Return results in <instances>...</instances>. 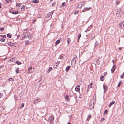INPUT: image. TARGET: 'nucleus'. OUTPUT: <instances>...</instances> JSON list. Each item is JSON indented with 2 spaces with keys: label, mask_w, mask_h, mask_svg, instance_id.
I'll use <instances>...</instances> for the list:
<instances>
[{
  "label": "nucleus",
  "mask_w": 124,
  "mask_h": 124,
  "mask_svg": "<svg viewBox=\"0 0 124 124\" xmlns=\"http://www.w3.org/2000/svg\"><path fill=\"white\" fill-rule=\"evenodd\" d=\"M123 14V12L120 9L118 10L116 13V15L118 17H120Z\"/></svg>",
  "instance_id": "1"
},
{
  "label": "nucleus",
  "mask_w": 124,
  "mask_h": 124,
  "mask_svg": "<svg viewBox=\"0 0 124 124\" xmlns=\"http://www.w3.org/2000/svg\"><path fill=\"white\" fill-rule=\"evenodd\" d=\"M41 101V99L39 97H37L34 99L33 101V103L34 104H35L38 103V102H40Z\"/></svg>",
  "instance_id": "2"
},
{
  "label": "nucleus",
  "mask_w": 124,
  "mask_h": 124,
  "mask_svg": "<svg viewBox=\"0 0 124 124\" xmlns=\"http://www.w3.org/2000/svg\"><path fill=\"white\" fill-rule=\"evenodd\" d=\"M29 34V32L28 31L26 32L25 33H24L23 34V39H24L27 38Z\"/></svg>",
  "instance_id": "3"
},
{
  "label": "nucleus",
  "mask_w": 124,
  "mask_h": 124,
  "mask_svg": "<svg viewBox=\"0 0 124 124\" xmlns=\"http://www.w3.org/2000/svg\"><path fill=\"white\" fill-rule=\"evenodd\" d=\"M54 117L52 116L49 117V121L50 122V124H53V120Z\"/></svg>",
  "instance_id": "4"
},
{
  "label": "nucleus",
  "mask_w": 124,
  "mask_h": 124,
  "mask_svg": "<svg viewBox=\"0 0 124 124\" xmlns=\"http://www.w3.org/2000/svg\"><path fill=\"white\" fill-rule=\"evenodd\" d=\"M91 8H84V9L82 10V12H85V11H88Z\"/></svg>",
  "instance_id": "5"
},
{
  "label": "nucleus",
  "mask_w": 124,
  "mask_h": 124,
  "mask_svg": "<svg viewBox=\"0 0 124 124\" xmlns=\"http://www.w3.org/2000/svg\"><path fill=\"white\" fill-rule=\"evenodd\" d=\"M32 69V67L31 66L28 69V73L30 74L32 72L31 70Z\"/></svg>",
  "instance_id": "6"
},
{
  "label": "nucleus",
  "mask_w": 124,
  "mask_h": 124,
  "mask_svg": "<svg viewBox=\"0 0 124 124\" xmlns=\"http://www.w3.org/2000/svg\"><path fill=\"white\" fill-rule=\"evenodd\" d=\"M80 89V86H77L75 88V90L77 92L79 91Z\"/></svg>",
  "instance_id": "7"
},
{
  "label": "nucleus",
  "mask_w": 124,
  "mask_h": 124,
  "mask_svg": "<svg viewBox=\"0 0 124 124\" xmlns=\"http://www.w3.org/2000/svg\"><path fill=\"white\" fill-rule=\"evenodd\" d=\"M115 69V67L114 66H113L112 68L111 69V71L112 73H113L114 72Z\"/></svg>",
  "instance_id": "8"
},
{
  "label": "nucleus",
  "mask_w": 124,
  "mask_h": 124,
  "mask_svg": "<svg viewBox=\"0 0 124 124\" xmlns=\"http://www.w3.org/2000/svg\"><path fill=\"white\" fill-rule=\"evenodd\" d=\"M93 84V83H91L89 85H88V88L90 89L92 88V86Z\"/></svg>",
  "instance_id": "9"
},
{
  "label": "nucleus",
  "mask_w": 124,
  "mask_h": 124,
  "mask_svg": "<svg viewBox=\"0 0 124 124\" xmlns=\"http://www.w3.org/2000/svg\"><path fill=\"white\" fill-rule=\"evenodd\" d=\"M115 103V102L114 101H112L109 105V107H110L111 106L114 104Z\"/></svg>",
  "instance_id": "10"
},
{
  "label": "nucleus",
  "mask_w": 124,
  "mask_h": 124,
  "mask_svg": "<svg viewBox=\"0 0 124 124\" xmlns=\"http://www.w3.org/2000/svg\"><path fill=\"white\" fill-rule=\"evenodd\" d=\"M70 66H67L66 69V71H68L70 68Z\"/></svg>",
  "instance_id": "11"
},
{
  "label": "nucleus",
  "mask_w": 124,
  "mask_h": 124,
  "mask_svg": "<svg viewBox=\"0 0 124 124\" xmlns=\"http://www.w3.org/2000/svg\"><path fill=\"white\" fill-rule=\"evenodd\" d=\"M104 79V77L102 76H100V79L101 81H103Z\"/></svg>",
  "instance_id": "12"
},
{
  "label": "nucleus",
  "mask_w": 124,
  "mask_h": 124,
  "mask_svg": "<svg viewBox=\"0 0 124 124\" xmlns=\"http://www.w3.org/2000/svg\"><path fill=\"white\" fill-rule=\"evenodd\" d=\"M103 88L104 90V93L105 91L107 90V87L106 86L104 85L103 86Z\"/></svg>",
  "instance_id": "13"
},
{
  "label": "nucleus",
  "mask_w": 124,
  "mask_h": 124,
  "mask_svg": "<svg viewBox=\"0 0 124 124\" xmlns=\"http://www.w3.org/2000/svg\"><path fill=\"white\" fill-rule=\"evenodd\" d=\"M71 41V39L70 38H68L67 39V42L68 44Z\"/></svg>",
  "instance_id": "14"
},
{
  "label": "nucleus",
  "mask_w": 124,
  "mask_h": 124,
  "mask_svg": "<svg viewBox=\"0 0 124 124\" xmlns=\"http://www.w3.org/2000/svg\"><path fill=\"white\" fill-rule=\"evenodd\" d=\"M32 2L34 3H37L39 2V1L38 0H33Z\"/></svg>",
  "instance_id": "15"
},
{
  "label": "nucleus",
  "mask_w": 124,
  "mask_h": 124,
  "mask_svg": "<svg viewBox=\"0 0 124 124\" xmlns=\"http://www.w3.org/2000/svg\"><path fill=\"white\" fill-rule=\"evenodd\" d=\"M60 42V41L59 40H57L55 43V44L56 45H57Z\"/></svg>",
  "instance_id": "16"
},
{
  "label": "nucleus",
  "mask_w": 124,
  "mask_h": 124,
  "mask_svg": "<svg viewBox=\"0 0 124 124\" xmlns=\"http://www.w3.org/2000/svg\"><path fill=\"white\" fill-rule=\"evenodd\" d=\"M52 69V67H50L49 68V69L47 71V72L48 73H49L50 71Z\"/></svg>",
  "instance_id": "17"
},
{
  "label": "nucleus",
  "mask_w": 124,
  "mask_h": 124,
  "mask_svg": "<svg viewBox=\"0 0 124 124\" xmlns=\"http://www.w3.org/2000/svg\"><path fill=\"white\" fill-rule=\"evenodd\" d=\"M28 36L29 39H31L32 38V35L31 34H29V35H28Z\"/></svg>",
  "instance_id": "18"
},
{
  "label": "nucleus",
  "mask_w": 124,
  "mask_h": 124,
  "mask_svg": "<svg viewBox=\"0 0 124 124\" xmlns=\"http://www.w3.org/2000/svg\"><path fill=\"white\" fill-rule=\"evenodd\" d=\"M16 62L18 65H20L21 64V62L18 61H16Z\"/></svg>",
  "instance_id": "19"
},
{
  "label": "nucleus",
  "mask_w": 124,
  "mask_h": 124,
  "mask_svg": "<svg viewBox=\"0 0 124 124\" xmlns=\"http://www.w3.org/2000/svg\"><path fill=\"white\" fill-rule=\"evenodd\" d=\"M91 117V116L90 115H89L88 117V118L87 119V120L88 121L90 119Z\"/></svg>",
  "instance_id": "20"
},
{
  "label": "nucleus",
  "mask_w": 124,
  "mask_h": 124,
  "mask_svg": "<svg viewBox=\"0 0 124 124\" xmlns=\"http://www.w3.org/2000/svg\"><path fill=\"white\" fill-rule=\"evenodd\" d=\"M8 80L9 81H12L14 80V79L12 78H10L8 79Z\"/></svg>",
  "instance_id": "21"
},
{
  "label": "nucleus",
  "mask_w": 124,
  "mask_h": 124,
  "mask_svg": "<svg viewBox=\"0 0 124 124\" xmlns=\"http://www.w3.org/2000/svg\"><path fill=\"white\" fill-rule=\"evenodd\" d=\"M21 6V5L20 3L17 4L16 5V7L18 8L20 7Z\"/></svg>",
  "instance_id": "22"
},
{
  "label": "nucleus",
  "mask_w": 124,
  "mask_h": 124,
  "mask_svg": "<svg viewBox=\"0 0 124 124\" xmlns=\"http://www.w3.org/2000/svg\"><path fill=\"white\" fill-rule=\"evenodd\" d=\"M30 43V41L28 40L25 42V44L28 45Z\"/></svg>",
  "instance_id": "23"
},
{
  "label": "nucleus",
  "mask_w": 124,
  "mask_h": 124,
  "mask_svg": "<svg viewBox=\"0 0 124 124\" xmlns=\"http://www.w3.org/2000/svg\"><path fill=\"white\" fill-rule=\"evenodd\" d=\"M116 3L117 5H118L120 3V1L117 0L116 1Z\"/></svg>",
  "instance_id": "24"
},
{
  "label": "nucleus",
  "mask_w": 124,
  "mask_h": 124,
  "mask_svg": "<svg viewBox=\"0 0 124 124\" xmlns=\"http://www.w3.org/2000/svg\"><path fill=\"white\" fill-rule=\"evenodd\" d=\"M7 36L8 38H11V35L10 34H8L7 35Z\"/></svg>",
  "instance_id": "25"
},
{
  "label": "nucleus",
  "mask_w": 124,
  "mask_h": 124,
  "mask_svg": "<svg viewBox=\"0 0 124 124\" xmlns=\"http://www.w3.org/2000/svg\"><path fill=\"white\" fill-rule=\"evenodd\" d=\"M10 61L12 62H13L15 61V59L14 58H12L10 60Z\"/></svg>",
  "instance_id": "26"
},
{
  "label": "nucleus",
  "mask_w": 124,
  "mask_h": 124,
  "mask_svg": "<svg viewBox=\"0 0 124 124\" xmlns=\"http://www.w3.org/2000/svg\"><path fill=\"white\" fill-rule=\"evenodd\" d=\"M19 68H18L16 70V72L17 73H19Z\"/></svg>",
  "instance_id": "27"
},
{
  "label": "nucleus",
  "mask_w": 124,
  "mask_h": 124,
  "mask_svg": "<svg viewBox=\"0 0 124 124\" xmlns=\"http://www.w3.org/2000/svg\"><path fill=\"white\" fill-rule=\"evenodd\" d=\"M25 8V6L24 5H23L21 6V10H22Z\"/></svg>",
  "instance_id": "28"
},
{
  "label": "nucleus",
  "mask_w": 124,
  "mask_h": 124,
  "mask_svg": "<svg viewBox=\"0 0 124 124\" xmlns=\"http://www.w3.org/2000/svg\"><path fill=\"white\" fill-rule=\"evenodd\" d=\"M4 30V29L3 27L1 28L0 29V30L1 31H3Z\"/></svg>",
  "instance_id": "29"
},
{
  "label": "nucleus",
  "mask_w": 124,
  "mask_h": 124,
  "mask_svg": "<svg viewBox=\"0 0 124 124\" xmlns=\"http://www.w3.org/2000/svg\"><path fill=\"white\" fill-rule=\"evenodd\" d=\"M8 44L11 46H12L13 45V43L11 42H9L8 43Z\"/></svg>",
  "instance_id": "30"
},
{
  "label": "nucleus",
  "mask_w": 124,
  "mask_h": 124,
  "mask_svg": "<svg viewBox=\"0 0 124 124\" xmlns=\"http://www.w3.org/2000/svg\"><path fill=\"white\" fill-rule=\"evenodd\" d=\"M13 13L14 14H16L18 13V12L17 11H16L15 12L14 11L13 12Z\"/></svg>",
  "instance_id": "31"
},
{
  "label": "nucleus",
  "mask_w": 124,
  "mask_h": 124,
  "mask_svg": "<svg viewBox=\"0 0 124 124\" xmlns=\"http://www.w3.org/2000/svg\"><path fill=\"white\" fill-rule=\"evenodd\" d=\"M65 99L66 100H68L69 99L68 96L67 95L66 96H65Z\"/></svg>",
  "instance_id": "32"
},
{
  "label": "nucleus",
  "mask_w": 124,
  "mask_h": 124,
  "mask_svg": "<svg viewBox=\"0 0 124 124\" xmlns=\"http://www.w3.org/2000/svg\"><path fill=\"white\" fill-rule=\"evenodd\" d=\"M122 84V83L121 82V81H120V83L118 84V87H119Z\"/></svg>",
  "instance_id": "33"
},
{
  "label": "nucleus",
  "mask_w": 124,
  "mask_h": 124,
  "mask_svg": "<svg viewBox=\"0 0 124 124\" xmlns=\"http://www.w3.org/2000/svg\"><path fill=\"white\" fill-rule=\"evenodd\" d=\"M24 106V104L23 103H22L21 105V108H20V109L21 108H22Z\"/></svg>",
  "instance_id": "34"
},
{
  "label": "nucleus",
  "mask_w": 124,
  "mask_h": 124,
  "mask_svg": "<svg viewBox=\"0 0 124 124\" xmlns=\"http://www.w3.org/2000/svg\"><path fill=\"white\" fill-rule=\"evenodd\" d=\"M78 11H76L75 12H74V14L75 15H76V14H77L78 13Z\"/></svg>",
  "instance_id": "35"
},
{
  "label": "nucleus",
  "mask_w": 124,
  "mask_h": 124,
  "mask_svg": "<svg viewBox=\"0 0 124 124\" xmlns=\"http://www.w3.org/2000/svg\"><path fill=\"white\" fill-rule=\"evenodd\" d=\"M90 107L91 108H93V107L94 105L93 104H91V105H90Z\"/></svg>",
  "instance_id": "36"
},
{
  "label": "nucleus",
  "mask_w": 124,
  "mask_h": 124,
  "mask_svg": "<svg viewBox=\"0 0 124 124\" xmlns=\"http://www.w3.org/2000/svg\"><path fill=\"white\" fill-rule=\"evenodd\" d=\"M5 0L7 3H8L10 1V0Z\"/></svg>",
  "instance_id": "37"
},
{
  "label": "nucleus",
  "mask_w": 124,
  "mask_h": 124,
  "mask_svg": "<svg viewBox=\"0 0 124 124\" xmlns=\"http://www.w3.org/2000/svg\"><path fill=\"white\" fill-rule=\"evenodd\" d=\"M81 37V35L80 34H79L78 35V41L79 39V38H80Z\"/></svg>",
  "instance_id": "38"
},
{
  "label": "nucleus",
  "mask_w": 124,
  "mask_h": 124,
  "mask_svg": "<svg viewBox=\"0 0 124 124\" xmlns=\"http://www.w3.org/2000/svg\"><path fill=\"white\" fill-rule=\"evenodd\" d=\"M66 5V3L65 2H64L62 3V6H64Z\"/></svg>",
  "instance_id": "39"
},
{
  "label": "nucleus",
  "mask_w": 124,
  "mask_h": 124,
  "mask_svg": "<svg viewBox=\"0 0 124 124\" xmlns=\"http://www.w3.org/2000/svg\"><path fill=\"white\" fill-rule=\"evenodd\" d=\"M0 41H1L4 42L5 41V39H0Z\"/></svg>",
  "instance_id": "40"
},
{
  "label": "nucleus",
  "mask_w": 124,
  "mask_h": 124,
  "mask_svg": "<svg viewBox=\"0 0 124 124\" xmlns=\"http://www.w3.org/2000/svg\"><path fill=\"white\" fill-rule=\"evenodd\" d=\"M105 119L104 118H102L100 120V121L101 122L103 120H104Z\"/></svg>",
  "instance_id": "41"
},
{
  "label": "nucleus",
  "mask_w": 124,
  "mask_h": 124,
  "mask_svg": "<svg viewBox=\"0 0 124 124\" xmlns=\"http://www.w3.org/2000/svg\"><path fill=\"white\" fill-rule=\"evenodd\" d=\"M107 112H108V111H107V110H105L104 111V114H105V113H106V114H107Z\"/></svg>",
  "instance_id": "42"
},
{
  "label": "nucleus",
  "mask_w": 124,
  "mask_h": 124,
  "mask_svg": "<svg viewBox=\"0 0 124 124\" xmlns=\"http://www.w3.org/2000/svg\"><path fill=\"white\" fill-rule=\"evenodd\" d=\"M79 4H78V5L77 6V8H80L81 7V6H79Z\"/></svg>",
  "instance_id": "43"
},
{
  "label": "nucleus",
  "mask_w": 124,
  "mask_h": 124,
  "mask_svg": "<svg viewBox=\"0 0 124 124\" xmlns=\"http://www.w3.org/2000/svg\"><path fill=\"white\" fill-rule=\"evenodd\" d=\"M3 96V94L2 93H0V98H1Z\"/></svg>",
  "instance_id": "44"
},
{
  "label": "nucleus",
  "mask_w": 124,
  "mask_h": 124,
  "mask_svg": "<svg viewBox=\"0 0 124 124\" xmlns=\"http://www.w3.org/2000/svg\"><path fill=\"white\" fill-rule=\"evenodd\" d=\"M107 74V73L106 72H104V75L105 76Z\"/></svg>",
  "instance_id": "45"
},
{
  "label": "nucleus",
  "mask_w": 124,
  "mask_h": 124,
  "mask_svg": "<svg viewBox=\"0 0 124 124\" xmlns=\"http://www.w3.org/2000/svg\"><path fill=\"white\" fill-rule=\"evenodd\" d=\"M2 108L1 107L0 108V110L1 111H2L3 110H4V108H3L2 109Z\"/></svg>",
  "instance_id": "46"
},
{
  "label": "nucleus",
  "mask_w": 124,
  "mask_h": 124,
  "mask_svg": "<svg viewBox=\"0 0 124 124\" xmlns=\"http://www.w3.org/2000/svg\"><path fill=\"white\" fill-rule=\"evenodd\" d=\"M60 58L61 59H63V56H61Z\"/></svg>",
  "instance_id": "47"
},
{
  "label": "nucleus",
  "mask_w": 124,
  "mask_h": 124,
  "mask_svg": "<svg viewBox=\"0 0 124 124\" xmlns=\"http://www.w3.org/2000/svg\"><path fill=\"white\" fill-rule=\"evenodd\" d=\"M82 4H81V7L84 4V2H82Z\"/></svg>",
  "instance_id": "48"
},
{
  "label": "nucleus",
  "mask_w": 124,
  "mask_h": 124,
  "mask_svg": "<svg viewBox=\"0 0 124 124\" xmlns=\"http://www.w3.org/2000/svg\"><path fill=\"white\" fill-rule=\"evenodd\" d=\"M60 62L59 61L56 63V64H57L58 65L59 64Z\"/></svg>",
  "instance_id": "49"
},
{
  "label": "nucleus",
  "mask_w": 124,
  "mask_h": 124,
  "mask_svg": "<svg viewBox=\"0 0 124 124\" xmlns=\"http://www.w3.org/2000/svg\"><path fill=\"white\" fill-rule=\"evenodd\" d=\"M122 47H119V50H122Z\"/></svg>",
  "instance_id": "50"
},
{
  "label": "nucleus",
  "mask_w": 124,
  "mask_h": 124,
  "mask_svg": "<svg viewBox=\"0 0 124 124\" xmlns=\"http://www.w3.org/2000/svg\"><path fill=\"white\" fill-rule=\"evenodd\" d=\"M55 3H53L52 4V6H54V4H55Z\"/></svg>",
  "instance_id": "51"
},
{
  "label": "nucleus",
  "mask_w": 124,
  "mask_h": 124,
  "mask_svg": "<svg viewBox=\"0 0 124 124\" xmlns=\"http://www.w3.org/2000/svg\"><path fill=\"white\" fill-rule=\"evenodd\" d=\"M121 78H123V76L122 75V76H121Z\"/></svg>",
  "instance_id": "52"
},
{
  "label": "nucleus",
  "mask_w": 124,
  "mask_h": 124,
  "mask_svg": "<svg viewBox=\"0 0 124 124\" xmlns=\"http://www.w3.org/2000/svg\"><path fill=\"white\" fill-rule=\"evenodd\" d=\"M35 21H36V20L35 19H34L33 20V22H34Z\"/></svg>",
  "instance_id": "53"
},
{
  "label": "nucleus",
  "mask_w": 124,
  "mask_h": 124,
  "mask_svg": "<svg viewBox=\"0 0 124 124\" xmlns=\"http://www.w3.org/2000/svg\"><path fill=\"white\" fill-rule=\"evenodd\" d=\"M1 4L0 3V8H1Z\"/></svg>",
  "instance_id": "54"
},
{
  "label": "nucleus",
  "mask_w": 124,
  "mask_h": 124,
  "mask_svg": "<svg viewBox=\"0 0 124 124\" xmlns=\"http://www.w3.org/2000/svg\"><path fill=\"white\" fill-rule=\"evenodd\" d=\"M122 75L123 76H124V73H123Z\"/></svg>",
  "instance_id": "55"
},
{
  "label": "nucleus",
  "mask_w": 124,
  "mask_h": 124,
  "mask_svg": "<svg viewBox=\"0 0 124 124\" xmlns=\"http://www.w3.org/2000/svg\"><path fill=\"white\" fill-rule=\"evenodd\" d=\"M67 124H71L70 123L68 122Z\"/></svg>",
  "instance_id": "56"
},
{
  "label": "nucleus",
  "mask_w": 124,
  "mask_h": 124,
  "mask_svg": "<svg viewBox=\"0 0 124 124\" xmlns=\"http://www.w3.org/2000/svg\"><path fill=\"white\" fill-rule=\"evenodd\" d=\"M58 64L57 65H56V67H57V66H58Z\"/></svg>",
  "instance_id": "57"
},
{
  "label": "nucleus",
  "mask_w": 124,
  "mask_h": 124,
  "mask_svg": "<svg viewBox=\"0 0 124 124\" xmlns=\"http://www.w3.org/2000/svg\"><path fill=\"white\" fill-rule=\"evenodd\" d=\"M112 61H113V62L114 63V61H113V60Z\"/></svg>",
  "instance_id": "58"
},
{
  "label": "nucleus",
  "mask_w": 124,
  "mask_h": 124,
  "mask_svg": "<svg viewBox=\"0 0 124 124\" xmlns=\"http://www.w3.org/2000/svg\"><path fill=\"white\" fill-rule=\"evenodd\" d=\"M123 27H124V24L123 25Z\"/></svg>",
  "instance_id": "59"
},
{
  "label": "nucleus",
  "mask_w": 124,
  "mask_h": 124,
  "mask_svg": "<svg viewBox=\"0 0 124 124\" xmlns=\"http://www.w3.org/2000/svg\"><path fill=\"white\" fill-rule=\"evenodd\" d=\"M55 68H56V67H55Z\"/></svg>",
  "instance_id": "60"
},
{
  "label": "nucleus",
  "mask_w": 124,
  "mask_h": 124,
  "mask_svg": "<svg viewBox=\"0 0 124 124\" xmlns=\"http://www.w3.org/2000/svg\"><path fill=\"white\" fill-rule=\"evenodd\" d=\"M4 37H6V36L5 35V36H4Z\"/></svg>",
  "instance_id": "61"
},
{
  "label": "nucleus",
  "mask_w": 124,
  "mask_h": 124,
  "mask_svg": "<svg viewBox=\"0 0 124 124\" xmlns=\"http://www.w3.org/2000/svg\"><path fill=\"white\" fill-rule=\"evenodd\" d=\"M98 61H96V62H98Z\"/></svg>",
  "instance_id": "62"
},
{
  "label": "nucleus",
  "mask_w": 124,
  "mask_h": 124,
  "mask_svg": "<svg viewBox=\"0 0 124 124\" xmlns=\"http://www.w3.org/2000/svg\"><path fill=\"white\" fill-rule=\"evenodd\" d=\"M121 24H122V23H121Z\"/></svg>",
  "instance_id": "63"
},
{
  "label": "nucleus",
  "mask_w": 124,
  "mask_h": 124,
  "mask_svg": "<svg viewBox=\"0 0 124 124\" xmlns=\"http://www.w3.org/2000/svg\"><path fill=\"white\" fill-rule=\"evenodd\" d=\"M88 91V90H87V91Z\"/></svg>",
  "instance_id": "64"
}]
</instances>
